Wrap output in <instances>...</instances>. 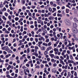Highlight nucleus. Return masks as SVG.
Here are the masks:
<instances>
[{
	"mask_svg": "<svg viewBox=\"0 0 78 78\" xmlns=\"http://www.w3.org/2000/svg\"><path fill=\"white\" fill-rule=\"evenodd\" d=\"M72 31L73 33L75 34H77L78 32V29L76 28H73L72 29Z\"/></svg>",
	"mask_w": 78,
	"mask_h": 78,
	"instance_id": "f257e3e1",
	"label": "nucleus"
},
{
	"mask_svg": "<svg viewBox=\"0 0 78 78\" xmlns=\"http://www.w3.org/2000/svg\"><path fill=\"white\" fill-rule=\"evenodd\" d=\"M2 49L3 50H5L6 51L7 49L9 50V48L7 46H4L3 47H2Z\"/></svg>",
	"mask_w": 78,
	"mask_h": 78,
	"instance_id": "f03ea898",
	"label": "nucleus"
},
{
	"mask_svg": "<svg viewBox=\"0 0 78 78\" xmlns=\"http://www.w3.org/2000/svg\"><path fill=\"white\" fill-rule=\"evenodd\" d=\"M73 27L74 28H76L78 27V25L76 23H73Z\"/></svg>",
	"mask_w": 78,
	"mask_h": 78,
	"instance_id": "7ed1b4c3",
	"label": "nucleus"
},
{
	"mask_svg": "<svg viewBox=\"0 0 78 78\" xmlns=\"http://www.w3.org/2000/svg\"><path fill=\"white\" fill-rule=\"evenodd\" d=\"M49 51V49L48 48L46 49V51H45L44 53V54L45 55H46L47 54H48V51Z\"/></svg>",
	"mask_w": 78,
	"mask_h": 78,
	"instance_id": "20e7f679",
	"label": "nucleus"
},
{
	"mask_svg": "<svg viewBox=\"0 0 78 78\" xmlns=\"http://www.w3.org/2000/svg\"><path fill=\"white\" fill-rule=\"evenodd\" d=\"M45 30L44 31L43 30V32H45L44 33H43L42 34V35L43 36H45V33H47V30Z\"/></svg>",
	"mask_w": 78,
	"mask_h": 78,
	"instance_id": "39448f33",
	"label": "nucleus"
},
{
	"mask_svg": "<svg viewBox=\"0 0 78 78\" xmlns=\"http://www.w3.org/2000/svg\"><path fill=\"white\" fill-rule=\"evenodd\" d=\"M74 21L76 23H78V20L76 18H74L73 19Z\"/></svg>",
	"mask_w": 78,
	"mask_h": 78,
	"instance_id": "423d86ee",
	"label": "nucleus"
},
{
	"mask_svg": "<svg viewBox=\"0 0 78 78\" xmlns=\"http://www.w3.org/2000/svg\"><path fill=\"white\" fill-rule=\"evenodd\" d=\"M41 50H45V47L43 46L41 47Z\"/></svg>",
	"mask_w": 78,
	"mask_h": 78,
	"instance_id": "0eeeda50",
	"label": "nucleus"
},
{
	"mask_svg": "<svg viewBox=\"0 0 78 78\" xmlns=\"http://www.w3.org/2000/svg\"><path fill=\"white\" fill-rule=\"evenodd\" d=\"M20 73L21 75H23V70H20Z\"/></svg>",
	"mask_w": 78,
	"mask_h": 78,
	"instance_id": "6e6552de",
	"label": "nucleus"
},
{
	"mask_svg": "<svg viewBox=\"0 0 78 78\" xmlns=\"http://www.w3.org/2000/svg\"><path fill=\"white\" fill-rule=\"evenodd\" d=\"M52 73H56V69H52Z\"/></svg>",
	"mask_w": 78,
	"mask_h": 78,
	"instance_id": "1a4fd4ad",
	"label": "nucleus"
},
{
	"mask_svg": "<svg viewBox=\"0 0 78 78\" xmlns=\"http://www.w3.org/2000/svg\"><path fill=\"white\" fill-rule=\"evenodd\" d=\"M68 62L69 63H73V62H73V61L72 60H69L68 61Z\"/></svg>",
	"mask_w": 78,
	"mask_h": 78,
	"instance_id": "9d476101",
	"label": "nucleus"
},
{
	"mask_svg": "<svg viewBox=\"0 0 78 78\" xmlns=\"http://www.w3.org/2000/svg\"><path fill=\"white\" fill-rule=\"evenodd\" d=\"M27 54H28V53H30V48H28L27 49Z\"/></svg>",
	"mask_w": 78,
	"mask_h": 78,
	"instance_id": "9b49d317",
	"label": "nucleus"
},
{
	"mask_svg": "<svg viewBox=\"0 0 78 78\" xmlns=\"http://www.w3.org/2000/svg\"><path fill=\"white\" fill-rule=\"evenodd\" d=\"M70 58L71 59H73V56H72V55H69Z\"/></svg>",
	"mask_w": 78,
	"mask_h": 78,
	"instance_id": "f8f14e48",
	"label": "nucleus"
},
{
	"mask_svg": "<svg viewBox=\"0 0 78 78\" xmlns=\"http://www.w3.org/2000/svg\"><path fill=\"white\" fill-rule=\"evenodd\" d=\"M66 55L67 56V58H66V59H69V56L68 55V54H66Z\"/></svg>",
	"mask_w": 78,
	"mask_h": 78,
	"instance_id": "ddd939ff",
	"label": "nucleus"
},
{
	"mask_svg": "<svg viewBox=\"0 0 78 78\" xmlns=\"http://www.w3.org/2000/svg\"><path fill=\"white\" fill-rule=\"evenodd\" d=\"M58 3V5H59V6H61V5H62V3H61V2H59Z\"/></svg>",
	"mask_w": 78,
	"mask_h": 78,
	"instance_id": "4468645a",
	"label": "nucleus"
},
{
	"mask_svg": "<svg viewBox=\"0 0 78 78\" xmlns=\"http://www.w3.org/2000/svg\"><path fill=\"white\" fill-rule=\"evenodd\" d=\"M51 19H53V17L51 16H50V17L48 18V19L49 20H51Z\"/></svg>",
	"mask_w": 78,
	"mask_h": 78,
	"instance_id": "2eb2a0df",
	"label": "nucleus"
},
{
	"mask_svg": "<svg viewBox=\"0 0 78 78\" xmlns=\"http://www.w3.org/2000/svg\"><path fill=\"white\" fill-rule=\"evenodd\" d=\"M38 44L39 45H41V44H42V41H39Z\"/></svg>",
	"mask_w": 78,
	"mask_h": 78,
	"instance_id": "dca6fc26",
	"label": "nucleus"
},
{
	"mask_svg": "<svg viewBox=\"0 0 78 78\" xmlns=\"http://www.w3.org/2000/svg\"><path fill=\"white\" fill-rule=\"evenodd\" d=\"M3 5L2 4V3H1L0 5V8H3Z\"/></svg>",
	"mask_w": 78,
	"mask_h": 78,
	"instance_id": "f3484780",
	"label": "nucleus"
},
{
	"mask_svg": "<svg viewBox=\"0 0 78 78\" xmlns=\"http://www.w3.org/2000/svg\"><path fill=\"white\" fill-rule=\"evenodd\" d=\"M54 56H55V55H54V54H52L50 55V56H51V58H53V57H54Z\"/></svg>",
	"mask_w": 78,
	"mask_h": 78,
	"instance_id": "a211bd4d",
	"label": "nucleus"
},
{
	"mask_svg": "<svg viewBox=\"0 0 78 78\" xmlns=\"http://www.w3.org/2000/svg\"><path fill=\"white\" fill-rule=\"evenodd\" d=\"M23 71H24V73L25 75H27V72H26V71H25V70H23Z\"/></svg>",
	"mask_w": 78,
	"mask_h": 78,
	"instance_id": "6ab92c4d",
	"label": "nucleus"
},
{
	"mask_svg": "<svg viewBox=\"0 0 78 78\" xmlns=\"http://www.w3.org/2000/svg\"><path fill=\"white\" fill-rule=\"evenodd\" d=\"M49 11H50L51 12V11H52V9H51V8H49Z\"/></svg>",
	"mask_w": 78,
	"mask_h": 78,
	"instance_id": "aec40b11",
	"label": "nucleus"
},
{
	"mask_svg": "<svg viewBox=\"0 0 78 78\" xmlns=\"http://www.w3.org/2000/svg\"><path fill=\"white\" fill-rule=\"evenodd\" d=\"M38 23H41V20H39L37 21Z\"/></svg>",
	"mask_w": 78,
	"mask_h": 78,
	"instance_id": "412c9836",
	"label": "nucleus"
},
{
	"mask_svg": "<svg viewBox=\"0 0 78 78\" xmlns=\"http://www.w3.org/2000/svg\"><path fill=\"white\" fill-rule=\"evenodd\" d=\"M71 75V74H70V73H68V76H69V77H70Z\"/></svg>",
	"mask_w": 78,
	"mask_h": 78,
	"instance_id": "4be33fe9",
	"label": "nucleus"
},
{
	"mask_svg": "<svg viewBox=\"0 0 78 78\" xmlns=\"http://www.w3.org/2000/svg\"><path fill=\"white\" fill-rule=\"evenodd\" d=\"M72 35L73 36H74V37H76V35H75V34H74L73 33L72 34Z\"/></svg>",
	"mask_w": 78,
	"mask_h": 78,
	"instance_id": "5701e85b",
	"label": "nucleus"
},
{
	"mask_svg": "<svg viewBox=\"0 0 78 78\" xmlns=\"http://www.w3.org/2000/svg\"><path fill=\"white\" fill-rule=\"evenodd\" d=\"M15 20H16V21H17L18 20H19V18L17 17H16V18H15Z\"/></svg>",
	"mask_w": 78,
	"mask_h": 78,
	"instance_id": "b1692460",
	"label": "nucleus"
},
{
	"mask_svg": "<svg viewBox=\"0 0 78 78\" xmlns=\"http://www.w3.org/2000/svg\"><path fill=\"white\" fill-rule=\"evenodd\" d=\"M6 77H7V78H10V75H9V74H7L6 76Z\"/></svg>",
	"mask_w": 78,
	"mask_h": 78,
	"instance_id": "393cba45",
	"label": "nucleus"
},
{
	"mask_svg": "<svg viewBox=\"0 0 78 78\" xmlns=\"http://www.w3.org/2000/svg\"><path fill=\"white\" fill-rule=\"evenodd\" d=\"M57 66V64L56 63H54L53 64V67H56Z\"/></svg>",
	"mask_w": 78,
	"mask_h": 78,
	"instance_id": "a878e982",
	"label": "nucleus"
},
{
	"mask_svg": "<svg viewBox=\"0 0 78 78\" xmlns=\"http://www.w3.org/2000/svg\"><path fill=\"white\" fill-rule=\"evenodd\" d=\"M19 72V70L18 69H16L15 71V73H17Z\"/></svg>",
	"mask_w": 78,
	"mask_h": 78,
	"instance_id": "bb28decb",
	"label": "nucleus"
},
{
	"mask_svg": "<svg viewBox=\"0 0 78 78\" xmlns=\"http://www.w3.org/2000/svg\"><path fill=\"white\" fill-rule=\"evenodd\" d=\"M50 4L51 5H53V2L52 1H51L50 2Z\"/></svg>",
	"mask_w": 78,
	"mask_h": 78,
	"instance_id": "cd10ccee",
	"label": "nucleus"
},
{
	"mask_svg": "<svg viewBox=\"0 0 78 78\" xmlns=\"http://www.w3.org/2000/svg\"><path fill=\"white\" fill-rule=\"evenodd\" d=\"M9 49H10L9 48L8 50V49H7V50H6V51H7V52L8 53H10V51H9Z\"/></svg>",
	"mask_w": 78,
	"mask_h": 78,
	"instance_id": "c85d7f7f",
	"label": "nucleus"
},
{
	"mask_svg": "<svg viewBox=\"0 0 78 78\" xmlns=\"http://www.w3.org/2000/svg\"><path fill=\"white\" fill-rule=\"evenodd\" d=\"M5 33H6L7 34H9V31H6L5 32Z\"/></svg>",
	"mask_w": 78,
	"mask_h": 78,
	"instance_id": "c756f323",
	"label": "nucleus"
},
{
	"mask_svg": "<svg viewBox=\"0 0 78 78\" xmlns=\"http://www.w3.org/2000/svg\"><path fill=\"white\" fill-rule=\"evenodd\" d=\"M35 40L36 42H38V39L37 38H35Z\"/></svg>",
	"mask_w": 78,
	"mask_h": 78,
	"instance_id": "7c9ffc66",
	"label": "nucleus"
},
{
	"mask_svg": "<svg viewBox=\"0 0 78 78\" xmlns=\"http://www.w3.org/2000/svg\"><path fill=\"white\" fill-rule=\"evenodd\" d=\"M5 16L7 17V16H8V14L7 13H5Z\"/></svg>",
	"mask_w": 78,
	"mask_h": 78,
	"instance_id": "2f4dec72",
	"label": "nucleus"
},
{
	"mask_svg": "<svg viewBox=\"0 0 78 78\" xmlns=\"http://www.w3.org/2000/svg\"><path fill=\"white\" fill-rule=\"evenodd\" d=\"M44 28H45V29H46V28H47V27L46 25H44Z\"/></svg>",
	"mask_w": 78,
	"mask_h": 78,
	"instance_id": "473e14b6",
	"label": "nucleus"
},
{
	"mask_svg": "<svg viewBox=\"0 0 78 78\" xmlns=\"http://www.w3.org/2000/svg\"><path fill=\"white\" fill-rule=\"evenodd\" d=\"M74 76H77V73H76V72H75L74 73Z\"/></svg>",
	"mask_w": 78,
	"mask_h": 78,
	"instance_id": "72a5a7b5",
	"label": "nucleus"
},
{
	"mask_svg": "<svg viewBox=\"0 0 78 78\" xmlns=\"http://www.w3.org/2000/svg\"><path fill=\"white\" fill-rule=\"evenodd\" d=\"M29 16H30V17H31L32 16V15L31 14V13L30 12H29L28 14Z\"/></svg>",
	"mask_w": 78,
	"mask_h": 78,
	"instance_id": "f704fd0d",
	"label": "nucleus"
},
{
	"mask_svg": "<svg viewBox=\"0 0 78 78\" xmlns=\"http://www.w3.org/2000/svg\"><path fill=\"white\" fill-rule=\"evenodd\" d=\"M60 58L62 59V60H64V58L63 57H62V56H61L60 57Z\"/></svg>",
	"mask_w": 78,
	"mask_h": 78,
	"instance_id": "c9c22d12",
	"label": "nucleus"
},
{
	"mask_svg": "<svg viewBox=\"0 0 78 78\" xmlns=\"http://www.w3.org/2000/svg\"><path fill=\"white\" fill-rule=\"evenodd\" d=\"M16 39L14 38L13 39V41H12V43H13V42H16Z\"/></svg>",
	"mask_w": 78,
	"mask_h": 78,
	"instance_id": "e433bc0d",
	"label": "nucleus"
},
{
	"mask_svg": "<svg viewBox=\"0 0 78 78\" xmlns=\"http://www.w3.org/2000/svg\"><path fill=\"white\" fill-rule=\"evenodd\" d=\"M46 42H49V39H47L46 40Z\"/></svg>",
	"mask_w": 78,
	"mask_h": 78,
	"instance_id": "4c0bfd02",
	"label": "nucleus"
},
{
	"mask_svg": "<svg viewBox=\"0 0 78 78\" xmlns=\"http://www.w3.org/2000/svg\"><path fill=\"white\" fill-rule=\"evenodd\" d=\"M74 39H75L76 40V41H78V38L76 37H74Z\"/></svg>",
	"mask_w": 78,
	"mask_h": 78,
	"instance_id": "58836bf2",
	"label": "nucleus"
},
{
	"mask_svg": "<svg viewBox=\"0 0 78 78\" xmlns=\"http://www.w3.org/2000/svg\"><path fill=\"white\" fill-rule=\"evenodd\" d=\"M36 68H38V69H39L40 68V67H39V66H37L35 67V68L36 69Z\"/></svg>",
	"mask_w": 78,
	"mask_h": 78,
	"instance_id": "ea45409f",
	"label": "nucleus"
},
{
	"mask_svg": "<svg viewBox=\"0 0 78 78\" xmlns=\"http://www.w3.org/2000/svg\"><path fill=\"white\" fill-rule=\"evenodd\" d=\"M2 30L3 31H5L6 30V28H3L2 29Z\"/></svg>",
	"mask_w": 78,
	"mask_h": 78,
	"instance_id": "a19ab883",
	"label": "nucleus"
},
{
	"mask_svg": "<svg viewBox=\"0 0 78 78\" xmlns=\"http://www.w3.org/2000/svg\"><path fill=\"white\" fill-rule=\"evenodd\" d=\"M48 48L49 49V50L51 49V48H52L51 47V46H50L49 47V48Z\"/></svg>",
	"mask_w": 78,
	"mask_h": 78,
	"instance_id": "79ce46f5",
	"label": "nucleus"
},
{
	"mask_svg": "<svg viewBox=\"0 0 78 78\" xmlns=\"http://www.w3.org/2000/svg\"><path fill=\"white\" fill-rule=\"evenodd\" d=\"M24 39H27V35H25L24 36Z\"/></svg>",
	"mask_w": 78,
	"mask_h": 78,
	"instance_id": "37998d69",
	"label": "nucleus"
},
{
	"mask_svg": "<svg viewBox=\"0 0 78 78\" xmlns=\"http://www.w3.org/2000/svg\"><path fill=\"white\" fill-rule=\"evenodd\" d=\"M53 31H56V29L55 28H54L53 29Z\"/></svg>",
	"mask_w": 78,
	"mask_h": 78,
	"instance_id": "c03bdc74",
	"label": "nucleus"
},
{
	"mask_svg": "<svg viewBox=\"0 0 78 78\" xmlns=\"http://www.w3.org/2000/svg\"><path fill=\"white\" fill-rule=\"evenodd\" d=\"M65 9V6H63L62 7V9Z\"/></svg>",
	"mask_w": 78,
	"mask_h": 78,
	"instance_id": "a18cd8bd",
	"label": "nucleus"
},
{
	"mask_svg": "<svg viewBox=\"0 0 78 78\" xmlns=\"http://www.w3.org/2000/svg\"><path fill=\"white\" fill-rule=\"evenodd\" d=\"M41 68H42L44 67V65L41 64Z\"/></svg>",
	"mask_w": 78,
	"mask_h": 78,
	"instance_id": "49530a36",
	"label": "nucleus"
},
{
	"mask_svg": "<svg viewBox=\"0 0 78 78\" xmlns=\"http://www.w3.org/2000/svg\"><path fill=\"white\" fill-rule=\"evenodd\" d=\"M30 27L31 28H34V26L32 25L30 26Z\"/></svg>",
	"mask_w": 78,
	"mask_h": 78,
	"instance_id": "de8ad7c7",
	"label": "nucleus"
},
{
	"mask_svg": "<svg viewBox=\"0 0 78 78\" xmlns=\"http://www.w3.org/2000/svg\"><path fill=\"white\" fill-rule=\"evenodd\" d=\"M3 53L5 54V55H6L7 54V52H6V51H3Z\"/></svg>",
	"mask_w": 78,
	"mask_h": 78,
	"instance_id": "09e8293b",
	"label": "nucleus"
},
{
	"mask_svg": "<svg viewBox=\"0 0 78 78\" xmlns=\"http://www.w3.org/2000/svg\"><path fill=\"white\" fill-rule=\"evenodd\" d=\"M67 67H68V66L66 65L65 67V69H67Z\"/></svg>",
	"mask_w": 78,
	"mask_h": 78,
	"instance_id": "8fccbe9b",
	"label": "nucleus"
},
{
	"mask_svg": "<svg viewBox=\"0 0 78 78\" xmlns=\"http://www.w3.org/2000/svg\"><path fill=\"white\" fill-rule=\"evenodd\" d=\"M3 57H4V56L3 55H1L0 56V57L1 58H3Z\"/></svg>",
	"mask_w": 78,
	"mask_h": 78,
	"instance_id": "3c124183",
	"label": "nucleus"
},
{
	"mask_svg": "<svg viewBox=\"0 0 78 78\" xmlns=\"http://www.w3.org/2000/svg\"><path fill=\"white\" fill-rule=\"evenodd\" d=\"M67 53H68V54H70V51L69 50H68L67 51Z\"/></svg>",
	"mask_w": 78,
	"mask_h": 78,
	"instance_id": "603ef678",
	"label": "nucleus"
},
{
	"mask_svg": "<svg viewBox=\"0 0 78 78\" xmlns=\"http://www.w3.org/2000/svg\"><path fill=\"white\" fill-rule=\"evenodd\" d=\"M45 17H48V15L47 14V13H44Z\"/></svg>",
	"mask_w": 78,
	"mask_h": 78,
	"instance_id": "864d4df0",
	"label": "nucleus"
},
{
	"mask_svg": "<svg viewBox=\"0 0 78 78\" xmlns=\"http://www.w3.org/2000/svg\"><path fill=\"white\" fill-rule=\"evenodd\" d=\"M30 41H33V38L31 37L30 38Z\"/></svg>",
	"mask_w": 78,
	"mask_h": 78,
	"instance_id": "5fc2aeb1",
	"label": "nucleus"
},
{
	"mask_svg": "<svg viewBox=\"0 0 78 78\" xmlns=\"http://www.w3.org/2000/svg\"><path fill=\"white\" fill-rule=\"evenodd\" d=\"M32 9H34V8H35V6L34 5H33L32 6Z\"/></svg>",
	"mask_w": 78,
	"mask_h": 78,
	"instance_id": "6e6d98bb",
	"label": "nucleus"
},
{
	"mask_svg": "<svg viewBox=\"0 0 78 78\" xmlns=\"http://www.w3.org/2000/svg\"><path fill=\"white\" fill-rule=\"evenodd\" d=\"M64 44H62V47L63 48H62L63 49H64Z\"/></svg>",
	"mask_w": 78,
	"mask_h": 78,
	"instance_id": "4d7b16f0",
	"label": "nucleus"
},
{
	"mask_svg": "<svg viewBox=\"0 0 78 78\" xmlns=\"http://www.w3.org/2000/svg\"><path fill=\"white\" fill-rule=\"evenodd\" d=\"M11 27H9L8 29V31H11Z\"/></svg>",
	"mask_w": 78,
	"mask_h": 78,
	"instance_id": "13d9d810",
	"label": "nucleus"
},
{
	"mask_svg": "<svg viewBox=\"0 0 78 78\" xmlns=\"http://www.w3.org/2000/svg\"><path fill=\"white\" fill-rule=\"evenodd\" d=\"M42 13H45V10H43L42 11Z\"/></svg>",
	"mask_w": 78,
	"mask_h": 78,
	"instance_id": "bf43d9fd",
	"label": "nucleus"
},
{
	"mask_svg": "<svg viewBox=\"0 0 78 78\" xmlns=\"http://www.w3.org/2000/svg\"><path fill=\"white\" fill-rule=\"evenodd\" d=\"M17 62L18 63V64H19V63H20V60H18L17 61Z\"/></svg>",
	"mask_w": 78,
	"mask_h": 78,
	"instance_id": "052dcab7",
	"label": "nucleus"
},
{
	"mask_svg": "<svg viewBox=\"0 0 78 78\" xmlns=\"http://www.w3.org/2000/svg\"><path fill=\"white\" fill-rule=\"evenodd\" d=\"M30 24H33V21H31L30 22Z\"/></svg>",
	"mask_w": 78,
	"mask_h": 78,
	"instance_id": "680f3d73",
	"label": "nucleus"
},
{
	"mask_svg": "<svg viewBox=\"0 0 78 78\" xmlns=\"http://www.w3.org/2000/svg\"><path fill=\"white\" fill-rule=\"evenodd\" d=\"M23 34H27V31H24L23 32Z\"/></svg>",
	"mask_w": 78,
	"mask_h": 78,
	"instance_id": "e2e57ef3",
	"label": "nucleus"
},
{
	"mask_svg": "<svg viewBox=\"0 0 78 78\" xmlns=\"http://www.w3.org/2000/svg\"><path fill=\"white\" fill-rule=\"evenodd\" d=\"M54 50V51H57V49H56V48H55Z\"/></svg>",
	"mask_w": 78,
	"mask_h": 78,
	"instance_id": "0e129e2a",
	"label": "nucleus"
},
{
	"mask_svg": "<svg viewBox=\"0 0 78 78\" xmlns=\"http://www.w3.org/2000/svg\"><path fill=\"white\" fill-rule=\"evenodd\" d=\"M13 46L14 47H16L17 46V44H16L14 43L13 44Z\"/></svg>",
	"mask_w": 78,
	"mask_h": 78,
	"instance_id": "69168bd1",
	"label": "nucleus"
},
{
	"mask_svg": "<svg viewBox=\"0 0 78 78\" xmlns=\"http://www.w3.org/2000/svg\"><path fill=\"white\" fill-rule=\"evenodd\" d=\"M53 27H54V26H53V25H51L50 26V28L51 29L53 28Z\"/></svg>",
	"mask_w": 78,
	"mask_h": 78,
	"instance_id": "338daca9",
	"label": "nucleus"
},
{
	"mask_svg": "<svg viewBox=\"0 0 78 78\" xmlns=\"http://www.w3.org/2000/svg\"><path fill=\"white\" fill-rule=\"evenodd\" d=\"M64 76H67V73L66 72L64 73Z\"/></svg>",
	"mask_w": 78,
	"mask_h": 78,
	"instance_id": "774afa93",
	"label": "nucleus"
}]
</instances>
